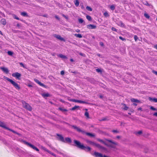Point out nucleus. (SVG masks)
Returning a JSON list of instances; mask_svg holds the SVG:
<instances>
[{
  "label": "nucleus",
  "instance_id": "19",
  "mask_svg": "<svg viewBox=\"0 0 157 157\" xmlns=\"http://www.w3.org/2000/svg\"><path fill=\"white\" fill-rule=\"evenodd\" d=\"M95 146L97 147L98 148L103 150H105V147H103L101 146L99 144L95 143L94 145Z\"/></svg>",
  "mask_w": 157,
  "mask_h": 157
},
{
  "label": "nucleus",
  "instance_id": "51",
  "mask_svg": "<svg viewBox=\"0 0 157 157\" xmlns=\"http://www.w3.org/2000/svg\"><path fill=\"white\" fill-rule=\"evenodd\" d=\"M96 71L98 72H101V70L99 69H96Z\"/></svg>",
  "mask_w": 157,
  "mask_h": 157
},
{
  "label": "nucleus",
  "instance_id": "29",
  "mask_svg": "<svg viewBox=\"0 0 157 157\" xmlns=\"http://www.w3.org/2000/svg\"><path fill=\"white\" fill-rule=\"evenodd\" d=\"M74 35L76 36V37H78V38H81L82 37V35L81 34H74Z\"/></svg>",
  "mask_w": 157,
  "mask_h": 157
},
{
  "label": "nucleus",
  "instance_id": "6",
  "mask_svg": "<svg viewBox=\"0 0 157 157\" xmlns=\"http://www.w3.org/2000/svg\"><path fill=\"white\" fill-rule=\"evenodd\" d=\"M56 135L58 137H57V140L63 142L65 143V141L62 136L61 135L57 134Z\"/></svg>",
  "mask_w": 157,
  "mask_h": 157
},
{
  "label": "nucleus",
  "instance_id": "5",
  "mask_svg": "<svg viewBox=\"0 0 157 157\" xmlns=\"http://www.w3.org/2000/svg\"><path fill=\"white\" fill-rule=\"evenodd\" d=\"M12 85L14 86V87L17 89L19 90L20 89V86L15 82L12 80L10 82Z\"/></svg>",
  "mask_w": 157,
  "mask_h": 157
},
{
  "label": "nucleus",
  "instance_id": "21",
  "mask_svg": "<svg viewBox=\"0 0 157 157\" xmlns=\"http://www.w3.org/2000/svg\"><path fill=\"white\" fill-rule=\"evenodd\" d=\"M0 126L3 127V128L7 129L8 127L6 126L5 124L3 122L0 121Z\"/></svg>",
  "mask_w": 157,
  "mask_h": 157
},
{
  "label": "nucleus",
  "instance_id": "60",
  "mask_svg": "<svg viewBox=\"0 0 157 157\" xmlns=\"http://www.w3.org/2000/svg\"><path fill=\"white\" fill-rule=\"evenodd\" d=\"M79 54L82 56H84V54H83L81 52L79 53Z\"/></svg>",
  "mask_w": 157,
  "mask_h": 157
},
{
  "label": "nucleus",
  "instance_id": "46",
  "mask_svg": "<svg viewBox=\"0 0 157 157\" xmlns=\"http://www.w3.org/2000/svg\"><path fill=\"white\" fill-rule=\"evenodd\" d=\"M8 54L10 56H12L13 54V52L11 51H9L7 52Z\"/></svg>",
  "mask_w": 157,
  "mask_h": 157
},
{
  "label": "nucleus",
  "instance_id": "44",
  "mask_svg": "<svg viewBox=\"0 0 157 157\" xmlns=\"http://www.w3.org/2000/svg\"><path fill=\"white\" fill-rule=\"evenodd\" d=\"M150 109L154 111H157V109L154 108L152 106H151L150 107Z\"/></svg>",
  "mask_w": 157,
  "mask_h": 157
},
{
  "label": "nucleus",
  "instance_id": "55",
  "mask_svg": "<svg viewBox=\"0 0 157 157\" xmlns=\"http://www.w3.org/2000/svg\"><path fill=\"white\" fill-rule=\"evenodd\" d=\"M142 133V131H140L137 132V134L139 135H140Z\"/></svg>",
  "mask_w": 157,
  "mask_h": 157
},
{
  "label": "nucleus",
  "instance_id": "28",
  "mask_svg": "<svg viewBox=\"0 0 157 157\" xmlns=\"http://www.w3.org/2000/svg\"><path fill=\"white\" fill-rule=\"evenodd\" d=\"M131 101L132 102H137V103L140 102V101L139 100H138L137 99H134V98L131 99Z\"/></svg>",
  "mask_w": 157,
  "mask_h": 157
},
{
  "label": "nucleus",
  "instance_id": "30",
  "mask_svg": "<svg viewBox=\"0 0 157 157\" xmlns=\"http://www.w3.org/2000/svg\"><path fill=\"white\" fill-rule=\"evenodd\" d=\"M7 130H9V131H11L12 132H13V133H16V134H17V135H20V134L19 133L16 132L15 131H14V130H12L11 129H10L9 128H8Z\"/></svg>",
  "mask_w": 157,
  "mask_h": 157
},
{
  "label": "nucleus",
  "instance_id": "31",
  "mask_svg": "<svg viewBox=\"0 0 157 157\" xmlns=\"http://www.w3.org/2000/svg\"><path fill=\"white\" fill-rule=\"evenodd\" d=\"M59 56L60 57V58H63V59L67 58V57H66V56L63 55L62 54H59Z\"/></svg>",
  "mask_w": 157,
  "mask_h": 157
},
{
  "label": "nucleus",
  "instance_id": "7",
  "mask_svg": "<svg viewBox=\"0 0 157 157\" xmlns=\"http://www.w3.org/2000/svg\"><path fill=\"white\" fill-rule=\"evenodd\" d=\"M98 141H99V142L104 144L105 145H106V146H109V147H110L112 148H114L115 147L113 145H112V144H111V145H108V144H107L104 141H103L102 140H101V139H98Z\"/></svg>",
  "mask_w": 157,
  "mask_h": 157
},
{
  "label": "nucleus",
  "instance_id": "3",
  "mask_svg": "<svg viewBox=\"0 0 157 157\" xmlns=\"http://www.w3.org/2000/svg\"><path fill=\"white\" fill-rule=\"evenodd\" d=\"M22 142L24 144L29 146L30 147H31L33 149L36 150L37 151H39V149L37 148L34 145H32V144H31L30 143H29L25 140H23Z\"/></svg>",
  "mask_w": 157,
  "mask_h": 157
},
{
  "label": "nucleus",
  "instance_id": "57",
  "mask_svg": "<svg viewBox=\"0 0 157 157\" xmlns=\"http://www.w3.org/2000/svg\"><path fill=\"white\" fill-rule=\"evenodd\" d=\"M153 73L155 74V75H157V71H152Z\"/></svg>",
  "mask_w": 157,
  "mask_h": 157
},
{
  "label": "nucleus",
  "instance_id": "26",
  "mask_svg": "<svg viewBox=\"0 0 157 157\" xmlns=\"http://www.w3.org/2000/svg\"><path fill=\"white\" fill-rule=\"evenodd\" d=\"M42 96L44 97H47L50 96V95L48 93H43L41 94Z\"/></svg>",
  "mask_w": 157,
  "mask_h": 157
},
{
  "label": "nucleus",
  "instance_id": "24",
  "mask_svg": "<svg viewBox=\"0 0 157 157\" xmlns=\"http://www.w3.org/2000/svg\"><path fill=\"white\" fill-rule=\"evenodd\" d=\"M121 105H123V106L122 107V108L123 109L125 110H127L128 109V107L127 106L126 104H122Z\"/></svg>",
  "mask_w": 157,
  "mask_h": 157
},
{
  "label": "nucleus",
  "instance_id": "18",
  "mask_svg": "<svg viewBox=\"0 0 157 157\" xmlns=\"http://www.w3.org/2000/svg\"><path fill=\"white\" fill-rule=\"evenodd\" d=\"M87 28L89 29H95L96 26L95 25L90 24L87 25Z\"/></svg>",
  "mask_w": 157,
  "mask_h": 157
},
{
  "label": "nucleus",
  "instance_id": "35",
  "mask_svg": "<svg viewBox=\"0 0 157 157\" xmlns=\"http://www.w3.org/2000/svg\"><path fill=\"white\" fill-rule=\"evenodd\" d=\"M3 78L4 79H6V80H7V81H8L10 82L12 80L10 79L9 78H8L7 77H6V76H4Z\"/></svg>",
  "mask_w": 157,
  "mask_h": 157
},
{
  "label": "nucleus",
  "instance_id": "58",
  "mask_svg": "<svg viewBox=\"0 0 157 157\" xmlns=\"http://www.w3.org/2000/svg\"><path fill=\"white\" fill-rule=\"evenodd\" d=\"M64 74V71H61V72H60V74L61 75H63Z\"/></svg>",
  "mask_w": 157,
  "mask_h": 157
},
{
  "label": "nucleus",
  "instance_id": "27",
  "mask_svg": "<svg viewBox=\"0 0 157 157\" xmlns=\"http://www.w3.org/2000/svg\"><path fill=\"white\" fill-rule=\"evenodd\" d=\"M1 23L2 25H5L6 24V21L5 19H2L1 21Z\"/></svg>",
  "mask_w": 157,
  "mask_h": 157
},
{
  "label": "nucleus",
  "instance_id": "41",
  "mask_svg": "<svg viewBox=\"0 0 157 157\" xmlns=\"http://www.w3.org/2000/svg\"><path fill=\"white\" fill-rule=\"evenodd\" d=\"M69 100L71 101H72L75 102H78V100H76L74 99H69Z\"/></svg>",
  "mask_w": 157,
  "mask_h": 157
},
{
  "label": "nucleus",
  "instance_id": "50",
  "mask_svg": "<svg viewBox=\"0 0 157 157\" xmlns=\"http://www.w3.org/2000/svg\"><path fill=\"white\" fill-rule=\"evenodd\" d=\"M138 38L137 36L135 35L134 36V39L136 41L138 39Z\"/></svg>",
  "mask_w": 157,
  "mask_h": 157
},
{
  "label": "nucleus",
  "instance_id": "61",
  "mask_svg": "<svg viewBox=\"0 0 157 157\" xmlns=\"http://www.w3.org/2000/svg\"><path fill=\"white\" fill-rule=\"evenodd\" d=\"M55 17V18H56V19H57V20H59V17H58L57 16H56Z\"/></svg>",
  "mask_w": 157,
  "mask_h": 157
},
{
  "label": "nucleus",
  "instance_id": "17",
  "mask_svg": "<svg viewBox=\"0 0 157 157\" xmlns=\"http://www.w3.org/2000/svg\"><path fill=\"white\" fill-rule=\"evenodd\" d=\"M1 69L3 72L5 73L6 74H8L9 73V70L7 68H5L4 67H0Z\"/></svg>",
  "mask_w": 157,
  "mask_h": 157
},
{
  "label": "nucleus",
  "instance_id": "10",
  "mask_svg": "<svg viewBox=\"0 0 157 157\" xmlns=\"http://www.w3.org/2000/svg\"><path fill=\"white\" fill-rule=\"evenodd\" d=\"M41 148L42 150H43L44 151L48 152V153H49L50 154L54 156H56V155L55 154H54L52 152L50 151H49V150L47 149V148H46L45 147H44L43 146H42L41 147Z\"/></svg>",
  "mask_w": 157,
  "mask_h": 157
},
{
  "label": "nucleus",
  "instance_id": "39",
  "mask_svg": "<svg viewBox=\"0 0 157 157\" xmlns=\"http://www.w3.org/2000/svg\"><path fill=\"white\" fill-rule=\"evenodd\" d=\"M21 15L23 16H27V13L25 12H22L21 13Z\"/></svg>",
  "mask_w": 157,
  "mask_h": 157
},
{
  "label": "nucleus",
  "instance_id": "14",
  "mask_svg": "<svg viewBox=\"0 0 157 157\" xmlns=\"http://www.w3.org/2000/svg\"><path fill=\"white\" fill-rule=\"evenodd\" d=\"M12 76L13 77H15L19 79L21 76V75L18 72L13 73L12 74Z\"/></svg>",
  "mask_w": 157,
  "mask_h": 157
},
{
  "label": "nucleus",
  "instance_id": "1",
  "mask_svg": "<svg viewBox=\"0 0 157 157\" xmlns=\"http://www.w3.org/2000/svg\"><path fill=\"white\" fill-rule=\"evenodd\" d=\"M74 141L76 146L86 151H90L91 148L90 147L84 146L83 144H82L79 141L76 140H74Z\"/></svg>",
  "mask_w": 157,
  "mask_h": 157
},
{
  "label": "nucleus",
  "instance_id": "63",
  "mask_svg": "<svg viewBox=\"0 0 157 157\" xmlns=\"http://www.w3.org/2000/svg\"><path fill=\"white\" fill-rule=\"evenodd\" d=\"M82 103H84V104H87V102L85 101H82Z\"/></svg>",
  "mask_w": 157,
  "mask_h": 157
},
{
  "label": "nucleus",
  "instance_id": "12",
  "mask_svg": "<svg viewBox=\"0 0 157 157\" xmlns=\"http://www.w3.org/2000/svg\"><path fill=\"white\" fill-rule=\"evenodd\" d=\"M54 36L60 40L63 41H65V40L61 36L59 35L54 34Z\"/></svg>",
  "mask_w": 157,
  "mask_h": 157
},
{
  "label": "nucleus",
  "instance_id": "16",
  "mask_svg": "<svg viewBox=\"0 0 157 157\" xmlns=\"http://www.w3.org/2000/svg\"><path fill=\"white\" fill-rule=\"evenodd\" d=\"M105 140L106 141L111 143L113 145H118V143L116 142H114L111 140H108L107 139H105Z\"/></svg>",
  "mask_w": 157,
  "mask_h": 157
},
{
  "label": "nucleus",
  "instance_id": "8",
  "mask_svg": "<svg viewBox=\"0 0 157 157\" xmlns=\"http://www.w3.org/2000/svg\"><path fill=\"white\" fill-rule=\"evenodd\" d=\"M41 148L42 150H43L44 151L48 152V153H49L50 154L54 156H56V155L55 154H54L52 152L50 151H49V150L47 149V148H46L45 147H44L43 146H42L41 147Z\"/></svg>",
  "mask_w": 157,
  "mask_h": 157
},
{
  "label": "nucleus",
  "instance_id": "22",
  "mask_svg": "<svg viewBox=\"0 0 157 157\" xmlns=\"http://www.w3.org/2000/svg\"><path fill=\"white\" fill-rule=\"evenodd\" d=\"M149 99L150 101H153L155 102H157V98H152L151 97H149Z\"/></svg>",
  "mask_w": 157,
  "mask_h": 157
},
{
  "label": "nucleus",
  "instance_id": "2",
  "mask_svg": "<svg viewBox=\"0 0 157 157\" xmlns=\"http://www.w3.org/2000/svg\"><path fill=\"white\" fill-rule=\"evenodd\" d=\"M23 107L27 110L31 111L32 110V107L28 103L26 102L25 101H23L22 102Z\"/></svg>",
  "mask_w": 157,
  "mask_h": 157
},
{
  "label": "nucleus",
  "instance_id": "56",
  "mask_svg": "<svg viewBox=\"0 0 157 157\" xmlns=\"http://www.w3.org/2000/svg\"><path fill=\"white\" fill-rule=\"evenodd\" d=\"M99 44L101 46H104V44L102 42H100Z\"/></svg>",
  "mask_w": 157,
  "mask_h": 157
},
{
  "label": "nucleus",
  "instance_id": "38",
  "mask_svg": "<svg viewBox=\"0 0 157 157\" xmlns=\"http://www.w3.org/2000/svg\"><path fill=\"white\" fill-rule=\"evenodd\" d=\"M79 23L81 24L84 22V20L82 18H79L78 19Z\"/></svg>",
  "mask_w": 157,
  "mask_h": 157
},
{
  "label": "nucleus",
  "instance_id": "33",
  "mask_svg": "<svg viewBox=\"0 0 157 157\" xmlns=\"http://www.w3.org/2000/svg\"><path fill=\"white\" fill-rule=\"evenodd\" d=\"M79 107V106L77 105H75L74 107H72L71 109V110H74L76 109L77 108H78Z\"/></svg>",
  "mask_w": 157,
  "mask_h": 157
},
{
  "label": "nucleus",
  "instance_id": "64",
  "mask_svg": "<svg viewBox=\"0 0 157 157\" xmlns=\"http://www.w3.org/2000/svg\"><path fill=\"white\" fill-rule=\"evenodd\" d=\"M154 48H156V49H157V44L156 45H155L154 46Z\"/></svg>",
  "mask_w": 157,
  "mask_h": 157
},
{
  "label": "nucleus",
  "instance_id": "13",
  "mask_svg": "<svg viewBox=\"0 0 157 157\" xmlns=\"http://www.w3.org/2000/svg\"><path fill=\"white\" fill-rule=\"evenodd\" d=\"M92 155L95 157H103L102 154L96 152H95Z\"/></svg>",
  "mask_w": 157,
  "mask_h": 157
},
{
  "label": "nucleus",
  "instance_id": "32",
  "mask_svg": "<svg viewBox=\"0 0 157 157\" xmlns=\"http://www.w3.org/2000/svg\"><path fill=\"white\" fill-rule=\"evenodd\" d=\"M75 4L76 6H78L79 5V2L78 0H76L75 2Z\"/></svg>",
  "mask_w": 157,
  "mask_h": 157
},
{
  "label": "nucleus",
  "instance_id": "47",
  "mask_svg": "<svg viewBox=\"0 0 157 157\" xmlns=\"http://www.w3.org/2000/svg\"><path fill=\"white\" fill-rule=\"evenodd\" d=\"M110 8L112 10H114L115 9V6L113 5H111L110 7Z\"/></svg>",
  "mask_w": 157,
  "mask_h": 157
},
{
  "label": "nucleus",
  "instance_id": "53",
  "mask_svg": "<svg viewBox=\"0 0 157 157\" xmlns=\"http://www.w3.org/2000/svg\"><path fill=\"white\" fill-rule=\"evenodd\" d=\"M112 30L116 31V32H117V30L114 27H113L112 28Z\"/></svg>",
  "mask_w": 157,
  "mask_h": 157
},
{
  "label": "nucleus",
  "instance_id": "25",
  "mask_svg": "<svg viewBox=\"0 0 157 157\" xmlns=\"http://www.w3.org/2000/svg\"><path fill=\"white\" fill-rule=\"evenodd\" d=\"M84 134H86L87 136H90L92 137H93L95 136V135L93 134H92L90 133L86 132H85V133H84Z\"/></svg>",
  "mask_w": 157,
  "mask_h": 157
},
{
  "label": "nucleus",
  "instance_id": "42",
  "mask_svg": "<svg viewBox=\"0 0 157 157\" xmlns=\"http://www.w3.org/2000/svg\"><path fill=\"white\" fill-rule=\"evenodd\" d=\"M86 18L87 19H88L89 21H90L92 20L91 17L90 16L87 15L86 16Z\"/></svg>",
  "mask_w": 157,
  "mask_h": 157
},
{
  "label": "nucleus",
  "instance_id": "62",
  "mask_svg": "<svg viewBox=\"0 0 157 157\" xmlns=\"http://www.w3.org/2000/svg\"><path fill=\"white\" fill-rule=\"evenodd\" d=\"M75 31L77 33H79L80 32V30L79 29H77L75 30Z\"/></svg>",
  "mask_w": 157,
  "mask_h": 157
},
{
  "label": "nucleus",
  "instance_id": "49",
  "mask_svg": "<svg viewBox=\"0 0 157 157\" xmlns=\"http://www.w3.org/2000/svg\"><path fill=\"white\" fill-rule=\"evenodd\" d=\"M112 132L113 133H119V132L117 130H113L112 131Z\"/></svg>",
  "mask_w": 157,
  "mask_h": 157
},
{
  "label": "nucleus",
  "instance_id": "48",
  "mask_svg": "<svg viewBox=\"0 0 157 157\" xmlns=\"http://www.w3.org/2000/svg\"><path fill=\"white\" fill-rule=\"evenodd\" d=\"M104 15L105 17H108L109 16V15L108 14V13L107 12H105L104 13Z\"/></svg>",
  "mask_w": 157,
  "mask_h": 157
},
{
  "label": "nucleus",
  "instance_id": "15",
  "mask_svg": "<svg viewBox=\"0 0 157 157\" xmlns=\"http://www.w3.org/2000/svg\"><path fill=\"white\" fill-rule=\"evenodd\" d=\"M34 81L38 84H39L40 86L44 87H46V86L45 85H44L43 83H41L37 79L35 78L34 79Z\"/></svg>",
  "mask_w": 157,
  "mask_h": 157
},
{
  "label": "nucleus",
  "instance_id": "11",
  "mask_svg": "<svg viewBox=\"0 0 157 157\" xmlns=\"http://www.w3.org/2000/svg\"><path fill=\"white\" fill-rule=\"evenodd\" d=\"M41 148L42 150H43L44 151L48 152V153H49L50 154L54 156H56V155L55 154H54L52 152L50 151H49V150L47 149V148H46L45 147H44L43 146H42L41 147Z\"/></svg>",
  "mask_w": 157,
  "mask_h": 157
},
{
  "label": "nucleus",
  "instance_id": "4",
  "mask_svg": "<svg viewBox=\"0 0 157 157\" xmlns=\"http://www.w3.org/2000/svg\"><path fill=\"white\" fill-rule=\"evenodd\" d=\"M72 127L75 129L77 130V131H78V132H81L82 133L84 134V133H85V131L80 129L79 128L77 127L75 125H73L72 126Z\"/></svg>",
  "mask_w": 157,
  "mask_h": 157
},
{
  "label": "nucleus",
  "instance_id": "36",
  "mask_svg": "<svg viewBox=\"0 0 157 157\" xmlns=\"http://www.w3.org/2000/svg\"><path fill=\"white\" fill-rule=\"evenodd\" d=\"M85 115L88 118H89V114L87 112H86L85 113Z\"/></svg>",
  "mask_w": 157,
  "mask_h": 157
},
{
  "label": "nucleus",
  "instance_id": "59",
  "mask_svg": "<svg viewBox=\"0 0 157 157\" xmlns=\"http://www.w3.org/2000/svg\"><path fill=\"white\" fill-rule=\"evenodd\" d=\"M153 116H155L157 117V112H156V113H154L153 114Z\"/></svg>",
  "mask_w": 157,
  "mask_h": 157
},
{
  "label": "nucleus",
  "instance_id": "9",
  "mask_svg": "<svg viewBox=\"0 0 157 157\" xmlns=\"http://www.w3.org/2000/svg\"><path fill=\"white\" fill-rule=\"evenodd\" d=\"M41 148L42 150H43L44 151L48 152V153H49L50 154L54 156H56V155L55 154H54L52 152L50 151H49V150L47 149V148H46L45 147H44L43 146H42L41 147Z\"/></svg>",
  "mask_w": 157,
  "mask_h": 157
},
{
  "label": "nucleus",
  "instance_id": "45",
  "mask_svg": "<svg viewBox=\"0 0 157 157\" xmlns=\"http://www.w3.org/2000/svg\"><path fill=\"white\" fill-rule=\"evenodd\" d=\"M144 16L147 18L148 19L150 17V16L147 13H145L144 14Z\"/></svg>",
  "mask_w": 157,
  "mask_h": 157
},
{
  "label": "nucleus",
  "instance_id": "20",
  "mask_svg": "<svg viewBox=\"0 0 157 157\" xmlns=\"http://www.w3.org/2000/svg\"><path fill=\"white\" fill-rule=\"evenodd\" d=\"M117 24L118 25L122 27H125V25L121 21H119L117 23Z\"/></svg>",
  "mask_w": 157,
  "mask_h": 157
},
{
  "label": "nucleus",
  "instance_id": "37",
  "mask_svg": "<svg viewBox=\"0 0 157 157\" xmlns=\"http://www.w3.org/2000/svg\"><path fill=\"white\" fill-rule=\"evenodd\" d=\"M86 9L88 11H92V8L90 7L89 6H87L86 7Z\"/></svg>",
  "mask_w": 157,
  "mask_h": 157
},
{
  "label": "nucleus",
  "instance_id": "23",
  "mask_svg": "<svg viewBox=\"0 0 157 157\" xmlns=\"http://www.w3.org/2000/svg\"><path fill=\"white\" fill-rule=\"evenodd\" d=\"M65 143H71V140L70 138L69 137H67L65 138Z\"/></svg>",
  "mask_w": 157,
  "mask_h": 157
},
{
  "label": "nucleus",
  "instance_id": "52",
  "mask_svg": "<svg viewBox=\"0 0 157 157\" xmlns=\"http://www.w3.org/2000/svg\"><path fill=\"white\" fill-rule=\"evenodd\" d=\"M13 17L14 18H15V19H16L17 20H19V18L15 15H14Z\"/></svg>",
  "mask_w": 157,
  "mask_h": 157
},
{
  "label": "nucleus",
  "instance_id": "40",
  "mask_svg": "<svg viewBox=\"0 0 157 157\" xmlns=\"http://www.w3.org/2000/svg\"><path fill=\"white\" fill-rule=\"evenodd\" d=\"M59 109L63 112H66L67 111V110L66 109H63L61 107L59 108Z\"/></svg>",
  "mask_w": 157,
  "mask_h": 157
},
{
  "label": "nucleus",
  "instance_id": "54",
  "mask_svg": "<svg viewBox=\"0 0 157 157\" xmlns=\"http://www.w3.org/2000/svg\"><path fill=\"white\" fill-rule=\"evenodd\" d=\"M119 38L120 39H121V40H125V39L124 38H123L121 36H119Z\"/></svg>",
  "mask_w": 157,
  "mask_h": 157
},
{
  "label": "nucleus",
  "instance_id": "43",
  "mask_svg": "<svg viewBox=\"0 0 157 157\" xmlns=\"http://www.w3.org/2000/svg\"><path fill=\"white\" fill-rule=\"evenodd\" d=\"M19 64L23 68H27L26 66L22 63H20Z\"/></svg>",
  "mask_w": 157,
  "mask_h": 157
},
{
  "label": "nucleus",
  "instance_id": "34",
  "mask_svg": "<svg viewBox=\"0 0 157 157\" xmlns=\"http://www.w3.org/2000/svg\"><path fill=\"white\" fill-rule=\"evenodd\" d=\"M87 142L89 143L90 144H92V145H93L94 146V145L95 144V143L91 141H89V140L87 141Z\"/></svg>",
  "mask_w": 157,
  "mask_h": 157
}]
</instances>
